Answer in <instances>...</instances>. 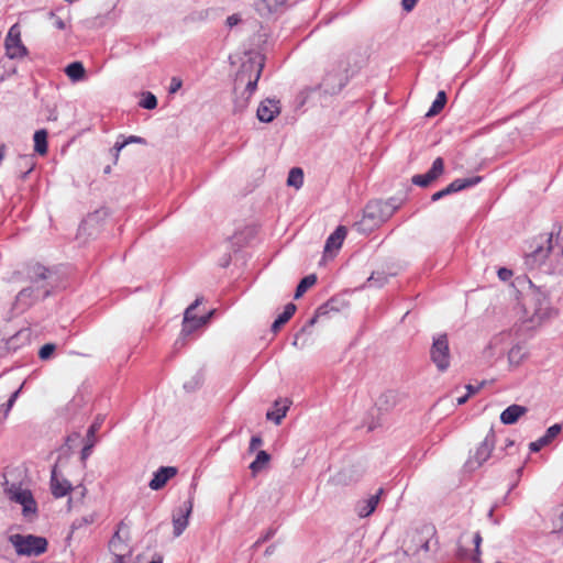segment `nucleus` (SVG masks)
<instances>
[{
  "instance_id": "nucleus-48",
  "label": "nucleus",
  "mask_w": 563,
  "mask_h": 563,
  "mask_svg": "<svg viewBox=\"0 0 563 563\" xmlns=\"http://www.w3.org/2000/svg\"><path fill=\"white\" fill-rule=\"evenodd\" d=\"M241 22V16L236 13L227 18L225 24L231 29Z\"/></svg>"
},
{
  "instance_id": "nucleus-2",
  "label": "nucleus",
  "mask_w": 563,
  "mask_h": 563,
  "mask_svg": "<svg viewBox=\"0 0 563 563\" xmlns=\"http://www.w3.org/2000/svg\"><path fill=\"white\" fill-rule=\"evenodd\" d=\"M264 67L263 57L260 55L251 56L245 60L235 78L234 90L243 86L242 97L235 100V111H242L249 102L257 87Z\"/></svg>"
},
{
  "instance_id": "nucleus-38",
  "label": "nucleus",
  "mask_w": 563,
  "mask_h": 563,
  "mask_svg": "<svg viewBox=\"0 0 563 563\" xmlns=\"http://www.w3.org/2000/svg\"><path fill=\"white\" fill-rule=\"evenodd\" d=\"M562 426L560 423H555L548 428L544 435H542L549 443H551L558 434L561 432Z\"/></svg>"
},
{
  "instance_id": "nucleus-36",
  "label": "nucleus",
  "mask_w": 563,
  "mask_h": 563,
  "mask_svg": "<svg viewBox=\"0 0 563 563\" xmlns=\"http://www.w3.org/2000/svg\"><path fill=\"white\" fill-rule=\"evenodd\" d=\"M139 104L147 110L155 109L157 107V98L150 91L144 92Z\"/></svg>"
},
{
  "instance_id": "nucleus-6",
  "label": "nucleus",
  "mask_w": 563,
  "mask_h": 563,
  "mask_svg": "<svg viewBox=\"0 0 563 563\" xmlns=\"http://www.w3.org/2000/svg\"><path fill=\"white\" fill-rule=\"evenodd\" d=\"M495 438V432L490 429L474 453H472L465 462L464 468L466 472L478 470L490 457L496 444Z\"/></svg>"
},
{
  "instance_id": "nucleus-22",
  "label": "nucleus",
  "mask_w": 563,
  "mask_h": 563,
  "mask_svg": "<svg viewBox=\"0 0 563 563\" xmlns=\"http://www.w3.org/2000/svg\"><path fill=\"white\" fill-rule=\"evenodd\" d=\"M545 243L547 246L540 245L532 253L527 255V264L536 266L544 262V260L549 256L550 251L552 249V238H548Z\"/></svg>"
},
{
  "instance_id": "nucleus-29",
  "label": "nucleus",
  "mask_w": 563,
  "mask_h": 563,
  "mask_svg": "<svg viewBox=\"0 0 563 563\" xmlns=\"http://www.w3.org/2000/svg\"><path fill=\"white\" fill-rule=\"evenodd\" d=\"M360 477L361 473L357 470H354V467H349L339 472L334 479L339 484L347 485L357 481Z\"/></svg>"
},
{
  "instance_id": "nucleus-60",
  "label": "nucleus",
  "mask_w": 563,
  "mask_h": 563,
  "mask_svg": "<svg viewBox=\"0 0 563 563\" xmlns=\"http://www.w3.org/2000/svg\"><path fill=\"white\" fill-rule=\"evenodd\" d=\"M4 155H5V145L1 144L0 145V164L2 163V161L4 158Z\"/></svg>"
},
{
  "instance_id": "nucleus-44",
  "label": "nucleus",
  "mask_w": 563,
  "mask_h": 563,
  "mask_svg": "<svg viewBox=\"0 0 563 563\" xmlns=\"http://www.w3.org/2000/svg\"><path fill=\"white\" fill-rule=\"evenodd\" d=\"M276 533V529L269 528L255 543L254 547H258L261 543L268 541Z\"/></svg>"
},
{
  "instance_id": "nucleus-43",
  "label": "nucleus",
  "mask_w": 563,
  "mask_h": 563,
  "mask_svg": "<svg viewBox=\"0 0 563 563\" xmlns=\"http://www.w3.org/2000/svg\"><path fill=\"white\" fill-rule=\"evenodd\" d=\"M549 442L543 438H539L537 441H533L529 444V449L531 452H538L540 451L543 446L548 445Z\"/></svg>"
},
{
  "instance_id": "nucleus-58",
  "label": "nucleus",
  "mask_w": 563,
  "mask_h": 563,
  "mask_svg": "<svg viewBox=\"0 0 563 563\" xmlns=\"http://www.w3.org/2000/svg\"><path fill=\"white\" fill-rule=\"evenodd\" d=\"M115 560L113 563H128L126 559H130L129 555H125V553H118V555L114 556Z\"/></svg>"
},
{
  "instance_id": "nucleus-62",
  "label": "nucleus",
  "mask_w": 563,
  "mask_h": 563,
  "mask_svg": "<svg viewBox=\"0 0 563 563\" xmlns=\"http://www.w3.org/2000/svg\"><path fill=\"white\" fill-rule=\"evenodd\" d=\"M274 551H275V545H269V547L266 549L265 554H266V555H271Z\"/></svg>"
},
{
  "instance_id": "nucleus-20",
  "label": "nucleus",
  "mask_w": 563,
  "mask_h": 563,
  "mask_svg": "<svg viewBox=\"0 0 563 563\" xmlns=\"http://www.w3.org/2000/svg\"><path fill=\"white\" fill-rule=\"evenodd\" d=\"M346 236V229L344 227H338L336 230L330 234L325 241L324 254H333L338 252Z\"/></svg>"
},
{
  "instance_id": "nucleus-11",
  "label": "nucleus",
  "mask_w": 563,
  "mask_h": 563,
  "mask_svg": "<svg viewBox=\"0 0 563 563\" xmlns=\"http://www.w3.org/2000/svg\"><path fill=\"white\" fill-rule=\"evenodd\" d=\"M49 295V288L45 285L30 286L23 288L16 296V302L25 307L31 306L35 300L45 298Z\"/></svg>"
},
{
  "instance_id": "nucleus-53",
  "label": "nucleus",
  "mask_w": 563,
  "mask_h": 563,
  "mask_svg": "<svg viewBox=\"0 0 563 563\" xmlns=\"http://www.w3.org/2000/svg\"><path fill=\"white\" fill-rule=\"evenodd\" d=\"M418 0H401V4H402V8L405 11H411L416 3H417Z\"/></svg>"
},
{
  "instance_id": "nucleus-49",
  "label": "nucleus",
  "mask_w": 563,
  "mask_h": 563,
  "mask_svg": "<svg viewBox=\"0 0 563 563\" xmlns=\"http://www.w3.org/2000/svg\"><path fill=\"white\" fill-rule=\"evenodd\" d=\"M181 84L183 82L179 78L173 77L169 85V92L175 93L176 91H178L181 87Z\"/></svg>"
},
{
  "instance_id": "nucleus-42",
  "label": "nucleus",
  "mask_w": 563,
  "mask_h": 563,
  "mask_svg": "<svg viewBox=\"0 0 563 563\" xmlns=\"http://www.w3.org/2000/svg\"><path fill=\"white\" fill-rule=\"evenodd\" d=\"M56 346L53 344V343H47V344H44L40 351H38V356L42 360H47L51 357V355L54 353Z\"/></svg>"
},
{
  "instance_id": "nucleus-32",
  "label": "nucleus",
  "mask_w": 563,
  "mask_h": 563,
  "mask_svg": "<svg viewBox=\"0 0 563 563\" xmlns=\"http://www.w3.org/2000/svg\"><path fill=\"white\" fill-rule=\"evenodd\" d=\"M317 283V276L314 274L307 275L303 277L295 291V299H299L310 287Z\"/></svg>"
},
{
  "instance_id": "nucleus-13",
  "label": "nucleus",
  "mask_w": 563,
  "mask_h": 563,
  "mask_svg": "<svg viewBox=\"0 0 563 563\" xmlns=\"http://www.w3.org/2000/svg\"><path fill=\"white\" fill-rule=\"evenodd\" d=\"M52 272L40 263H33L26 267V276L33 286L45 285L48 288L47 279L51 277Z\"/></svg>"
},
{
  "instance_id": "nucleus-50",
  "label": "nucleus",
  "mask_w": 563,
  "mask_h": 563,
  "mask_svg": "<svg viewBox=\"0 0 563 563\" xmlns=\"http://www.w3.org/2000/svg\"><path fill=\"white\" fill-rule=\"evenodd\" d=\"M0 558L4 560L10 559V548L5 542H0Z\"/></svg>"
},
{
  "instance_id": "nucleus-35",
  "label": "nucleus",
  "mask_w": 563,
  "mask_h": 563,
  "mask_svg": "<svg viewBox=\"0 0 563 563\" xmlns=\"http://www.w3.org/2000/svg\"><path fill=\"white\" fill-rule=\"evenodd\" d=\"M288 186L299 189L303 184V173L301 168L294 167L290 169L287 178Z\"/></svg>"
},
{
  "instance_id": "nucleus-59",
  "label": "nucleus",
  "mask_w": 563,
  "mask_h": 563,
  "mask_svg": "<svg viewBox=\"0 0 563 563\" xmlns=\"http://www.w3.org/2000/svg\"><path fill=\"white\" fill-rule=\"evenodd\" d=\"M465 388L467 389L466 395H468V397H470V396L476 394L479 390L481 386L466 385Z\"/></svg>"
},
{
  "instance_id": "nucleus-17",
  "label": "nucleus",
  "mask_w": 563,
  "mask_h": 563,
  "mask_svg": "<svg viewBox=\"0 0 563 563\" xmlns=\"http://www.w3.org/2000/svg\"><path fill=\"white\" fill-rule=\"evenodd\" d=\"M290 0H255V10L261 16L282 12Z\"/></svg>"
},
{
  "instance_id": "nucleus-3",
  "label": "nucleus",
  "mask_w": 563,
  "mask_h": 563,
  "mask_svg": "<svg viewBox=\"0 0 563 563\" xmlns=\"http://www.w3.org/2000/svg\"><path fill=\"white\" fill-rule=\"evenodd\" d=\"M400 207V202L396 198H390L387 201L372 200L364 208L363 219L356 223L358 230H363V225L367 222L368 228L377 227L386 222L395 211Z\"/></svg>"
},
{
  "instance_id": "nucleus-45",
  "label": "nucleus",
  "mask_w": 563,
  "mask_h": 563,
  "mask_svg": "<svg viewBox=\"0 0 563 563\" xmlns=\"http://www.w3.org/2000/svg\"><path fill=\"white\" fill-rule=\"evenodd\" d=\"M100 428V422L99 421H95L88 429L87 431V441H91V440H95V434L96 432L99 430Z\"/></svg>"
},
{
  "instance_id": "nucleus-23",
  "label": "nucleus",
  "mask_w": 563,
  "mask_h": 563,
  "mask_svg": "<svg viewBox=\"0 0 563 563\" xmlns=\"http://www.w3.org/2000/svg\"><path fill=\"white\" fill-rule=\"evenodd\" d=\"M528 409L525 406L511 405L507 407L500 415V421L504 424H514L522 417Z\"/></svg>"
},
{
  "instance_id": "nucleus-41",
  "label": "nucleus",
  "mask_w": 563,
  "mask_h": 563,
  "mask_svg": "<svg viewBox=\"0 0 563 563\" xmlns=\"http://www.w3.org/2000/svg\"><path fill=\"white\" fill-rule=\"evenodd\" d=\"M202 383V375L201 374H197L195 375L189 382H186L184 384V388L187 390V391H192L195 390L198 386H200Z\"/></svg>"
},
{
  "instance_id": "nucleus-64",
  "label": "nucleus",
  "mask_w": 563,
  "mask_h": 563,
  "mask_svg": "<svg viewBox=\"0 0 563 563\" xmlns=\"http://www.w3.org/2000/svg\"><path fill=\"white\" fill-rule=\"evenodd\" d=\"M376 280H379V278L376 277L375 274H372V276L368 278V283H375Z\"/></svg>"
},
{
  "instance_id": "nucleus-9",
  "label": "nucleus",
  "mask_w": 563,
  "mask_h": 563,
  "mask_svg": "<svg viewBox=\"0 0 563 563\" xmlns=\"http://www.w3.org/2000/svg\"><path fill=\"white\" fill-rule=\"evenodd\" d=\"M194 500L188 497L173 511L174 537H179L188 526L189 516L192 512Z\"/></svg>"
},
{
  "instance_id": "nucleus-24",
  "label": "nucleus",
  "mask_w": 563,
  "mask_h": 563,
  "mask_svg": "<svg viewBox=\"0 0 563 563\" xmlns=\"http://www.w3.org/2000/svg\"><path fill=\"white\" fill-rule=\"evenodd\" d=\"M124 529V525L120 523L113 537L109 541V549L113 553V555H118V553H125V555L131 556L130 549L123 542V538L121 536L122 530Z\"/></svg>"
},
{
  "instance_id": "nucleus-57",
  "label": "nucleus",
  "mask_w": 563,
  "mask_h": 563,
  "mask_svg": "<svg viewBox=\"0 0 563 563\" xmlns=\"http://www.w3.org/2000/svg\"><path fill=\"white\" fill-rule=\"evenodd\" d=\"M553 532L554 533H562L563 532V512L560 515L559 521H558Z\"/></svg>"
},
{
  "instance_id": "nucleus-1",
  "label": "nucleus",
  "mask_w": 563,
  "mask_h": 563,
  "mask_svg": "<svg viewBox=\"0 0 563 563\" xmlns=\"http://www.w3.org/2000/svg\"><path fill=\"white\" fill-rule=\"evenodd\" d=\"M350 60L346 55L332 58L324 70L321 82L307 86L298 93L300 106L311 100H321L323 97L339 93L349 81Z\"/></svg>"
},
{
  "instance_id": "nucleus-63",
  "label": "nucleus",
  "mask_w": 563,
  "mask_h": 563,
  "mask_svg": "<svg viewBox=\"0 0 563 563\" xmlns=\"http://www.w3.org/2000/svg\"><path fill=\"white\" fill-rule=\"evenodd\" d=\"M148 563H163V559L162 556H157V558H154L151 562Z\"/></svg>"
},
{
  "instance_id": "nucleus-37",
  "label": "nucleus",
  "mask_w": 563,
  "mask_h": 563,
  "mask_svg": "<svg viewBox=\"0 0 563 563\" xmlns=\"http://www.w3.org/2000/svg\"><path fill=\"white\" fill-rule=\"evenodd\" d=\"M19 164L26 168V170L22 174L23 179L26 178V176L33 170L35 166V162L31 155L20 156Z\"/></svg>"
},
{
  "instance_id": "nucleus-10",
  "label": "nucleus",
  "mask_w": 563,
  "mask_h": 563,
  "mask_svg": "<svg viewBox=\"0 0 563 563\" xmlns=\"http://www.w3.org/2000/svg\"><path fill=\"white\" fill-rule=\"evenodd\" d=\"M200 299H196L194 303H191L184 313V322H183V329H181V335L188 336L190 335L195 330L199 329L203 324H206L211 317L212 312H210L207 316L197 317L194 314L195 309L199 306Z\"/></svg>"
},
{
  "instance_id": "nucleus-40",
  "label": "nucleus",
  "mask_w": 563,
  "mask_h": 563,
  "mask_svg": "<svg viewBox=\"0 0 563 563\" xmlns=\"http://www.w3.org/2000/svg\"><path fill=\"white\" fill-rule=\"evenodd\" d=\"M383 404H385L387 407L394 406L396 404V393L393 390L384 393L379 397V405L382 406Z\"/></svg>"
},
{
  "instance_id": "nucleus-47",
  "label": "nucleus",
  "mask_w": 563,
  "mask_h": 563,
  "mask_svg": "<svg viewBox=\"0 0 563 563\" xmlns=\"http://www.w3.org/2000/svg\"><path fill=\"white\" fill-rule=\"evenodd\" d=\"M93 445H95V440L87 441V443L85 444V446L81 450V460H86L90 455L91 449Z\"/></svg>"
},
{
  "instance_id": "nucleus-26",
  "label": "nucleus",
  "mask_w": 563,
  "mask_h": 563,
  "mask_svg": "<svg viewBox=\"0 0 563 563\" xmlns=\"http://www.w3.org/2000/svg\"><path fill=\"white\" fill-rule=\"evenodd\" d=\"M289 405H290V401H288L287 399L276 400L275 401V410L268 411L266 413V418L268 420L274 421L276 424H279L282 422L283 418L286 416Z\"/></svg>"
},
{
  "instance_id": "nucleus-61",
  "label": "nucleus",
  "mask_w": 563,
  "mask_h": 563,
  "mask_svg": "<svg viewBox=\"0 0 563 563\" xmlns=\"http://www.w3.org/2000/svg\"><path fill=\"white\" fill-rule=\"evenodd\" d=\"M468 399V395H465V396H462L460 398H457V405H463L467 401Z\"/></svg>"
},
{
  "instance_id": "nucleus-31",
  "label": "nucleus",
  "mask_w": 563,
  "mask_h": 563,
  "mask_svg": "<svg viewBox=\"0 0 563 563\" xmlns=\"http://www.w3.org/2000/svg\"><path fill=\"white\" fill-rule=\"evenodd\" d=\"M34 151L40 155L47 153V132L46 130H38L34 133Z\"/></svg>"
},
{
  "instance_id": "nucleus-55",
  "label": "nucleus",
  "mask_w": 563,
  "mask_h": 563,
  "mask_svg": "<svg viewBox=\"0 0 563 563\" xmlns=\"http://www.w3.org/2000/svg\"><path fill=\"white\" fill-rule=\"evenodd\" d=\"M207 16H208V11H200V12H197V13L192 14V15L190 16V19H191L192 21H196V20H205V19H207Z\"/></svg>"
},
{
  "instance_id": "nucleus-21",
  "label": "nucleus",
  "mask_w": 563,
  "mask_h": 563,
  "mask_svg": "<svg viewBox=\"0 0 563 563\" xmlns=\"http://www.w3.org/2000/svg\"><path fill=\"white\" fill-rule=\"evenodd\" d=\"M481 181H482V177L481 176H472V177H467V178H457V179L453 180L450 185H448L444 189H445L446 195L449 196V195L459 192L461 190H464L466 188L476 186Z\"/></svg>"
},
{
  "instance_id": "nucleus-33",
  "label": "nucleus",
  "mask_w": 563,
  "mask_h": 563,
  "mask_svg": "<svg viewBox=\"0 0 563 563\" xmlns=\"http://www.w3.org/2000/svg\"><path fill=\"white\" fill-rule=\"evenodd\" d=\"M446 103V95L443 90L439 91L435 100L432 102L429 111L426 113V117L431 118L437 115Z\"/></svg>"
},
{
  "instance_id": "nucleus-30",
  "label": "nucleus",
  "mask_w": 563,
  "mask_h": 563,
  "mask_svg": "<svg viewBox=\"0 0 563 563\" xmlns=\"http://www.w3.org/2000/svg\"><path fill=\"white\" fill-rule=\"evenodd\" d=\"M85 67L80 62H74L66 66L65 74L73 81H80L85 77Z\"/></svg>"
},
{
  "instance_id": "nucleus-46",
  "label": "nucleus",
  "mask_w": 563,
  "mask_h": 563,
  "mask_svg": "<svg viewBox=\"0 0 563 563\" xmlns=\"http://www.w3.org/2000/svg\"><path fill=\"white\" fill-rule=\"evenodd\" d=\"M497 274H498L499 279L503 282L509 280L512 276V272L505 267L499 268Z\"/></svg>"
},
{
  "instance_id": "nucleus-56",
  "label": "nucleus",
  "mask_w": 563,
  "mask_h": 563,
  "mask_svg": "<svg viewBox=\"0 0 563 563\" xmlns=\"http://www.w3.org/2000/svg\"><path fill=\"white\" fill-rule=\"evenodd\" d=\"M448 196L446 192H445V189L443 188L442 190H439L437 192H434L432 196H431V200L432 201H438L440 199H442L443 197Z\"/></svg>"
},
{
  "instance_id": "nucleus-16",
  "label": "nucleus",
  "mask_w": 563,
  "mask_h": 563,
  "mask_svg": "<svg viewBox=\"0 0 563 563\" xmlns=\"http://www.w3.org/2000/svg\"><path fill=\"white\" fill-rule=\"evenodd\" d=\"M10 500L22 506V515L27 521L36 517L37 504L33 495H10Z\"/></svg>"
},
{
  "instance_id": "nucleus-5",
  "label": "nucleus",
  "mask_w": 563,
  "mask_h": 563,
  "mask_svg": "<svg viewBox=\"0 0 563 563\" xmlns=\"http://www.w3.org/2000/svg\"><path fill=\"white\" fill-rule=\"evenodd\" d=\"M438 545L437 530L431 523H424L417 528L407 545V553L411 555H419L420 553H429Z\"/></svg>"
},
{
  "instance_id": "nucleus-54",
  "label": "nucleus",
  "mask_w": 563,
  "mask_h": 563,
  "mask_svg": "<svg viewBox=\"0 0 563 563\" xmlns=\"http://www.w3.org/2000/svg\"><path fill=\"white\" fill-rule=\"evenodd\" d=\"M474 544H475V551H476V554L479 555L481 554V551H479V547H481V543H482V536L479 532H476L474 534Z\"/></svg>"
},
{
  "instance_id": "nucleus-52",
  "label": "nucleus",
  "mask_w": 563,
  "mask_h": 563,
  "mask_svg": "<svg viewBox=\"0 0 563 563\" xmlns=\"http://www.w3.org/2000/svg\"><path fill=\"white\" fill-rule=\"evenodd\" d=\"M49 16L54 19V26L58 30H64L66 27L65 22L59 16H56L53 12L49 13Z\"/></svg>"
},
{
  "instance_id": "nucleus-28",
  "label": "nucleus",
  "mask_w": 563,
  "mask_h": 563,
  "mask_svg": "<svg viewBox=\"0 0 563 563\" xmlns=\"http://www.w3.org/2000/svg\"><path fill=\"white\" fill-rule=\"evenodd\" d=\"M296 306L291 302L287 303L284 311L277 317L272 324V331L277 332L295 313Z\"/></svg>"
},
{
  "instance_id": "nucleus-27",
  "label": "nucleus",
  "mask_w": 563,
  "mask_h": 563,
  "mask_svg": "<svg viewBox=\"0 0 563 563\" xmlns=\"http://www.w3.org/2000/svg\"><path fill=\"white\" fill-rule=\"evenodd\" d=\"M132 143H136V144H146V140L141 137V136H136V135H130L128 137L123 136V135H120L119 139L117 140V142L114 143V146H113V152H114V157L115 159H118L119 157V154L120 152L129 144H132Z\"/></svg>"
},
{
  "instance_id": "nucleus-19",
  "label": "nucleus",
  "mask_w": 563,
  "mask_h": 563,
  "mask_svg": "<svg viewBox=\"0 0 563 563\" xmlns=\"http://www.w3.org/2000/svg\"><path fill=\"white\" fill-rule=\"evenodd\" d=\"M177 474V468L173 466H162L153 475L148 486L152 490L162 489L166 483Z\"/></svg>"
},
{
  "instance_id": "nucleus-39",
  "label": "nucleus",
  "mask_w": 563,
  "mask_h": 563,
  "mask_svg": "<svg viewBox=\"0 0 563 563\" xmlns=\"http://www.w3.org/2000/svg\"><path fill=\"white\" fill-rule=\"evenodd\" d=\"M22 387H20L18 390H15L14 393L11 394L10 398L8 399V401L5 402V411L2 416H0V422H2L8 413L10 412L11 408L13 407L15 400L18 399L19 397V394H20V390H21Z\"/></svg>"
},
{
  "instance_id": "nucleus-8",
  "label": "nucleus",
  "mask_w": 563,
  "mask_h": 563,
  "mask_svg": "<svg viewBox=\"0 0 563 563\" xmlns=\"http://www.w3.org/2000/svg\"><path fill=\"white\" fill-rule=\"evenodd\" d=\"M5 55L10 59H21L27 56L29 51L21 41V30L19 24H13L4 41Z\"/></svg>"
},
{
  "instance_id": "nucleus-51",
  "label": "nucleus",
  "mask_w": 563,
  "mask_h": 563,
  "mask_svg": "<svg viewBox=\"0 0 563 563\" xmlns=\"http://www.w3.org/2000/svg\"><path fill=\"white\" fill-rule=\"evenodd\" d=\"M263 443L260 435H253L250 441V451H255Z\"/></svg>"
},
{
  "instance_id": "nucleus-25",
  "label": "nucleus",
  "mask_w": 563,
  "mask_h": 563,
  "mask_svg": "<svg viewBox=\"0 0 563 563\" xmlns=\"http://www.w3.org/2000/svg\"><path fill=\"white\" fill-rule=\"evenodd\" d=\"M379 500H380V495H371L369 498L360 500L355 507L357 515L361 518L368 517L371 514L374 512Z\"/></svg>"
},
{
  "instance_id": "nucleus-18",
  "label": "nucleus",
  "mask_w": 563,
  "mask_h": 563,
  "mask_svg": "<svg viewBox=\"0 0 563 563\" xmlns=\"http://www.w3.org/2000/svg\"><path fill=\"white\" fill-rule=\"evenodd\" d=\"M15 471H8L0 474V486H2V493H31L27 486H24L22 482L16 483Z\"/></svg>"
},
{
  "instance_id": "nucleus-12",
  "label": "nucleus",
  "mask_w": 563,
  "mask_h": 563,
  "mask_svg": "<svg viewBox=\"0 0 563 563\" xmlns=\"http://www.w3.org/2000/svg\"><path fill=\"white\" fill-rule=\"evenodd\" d=\"M444 170V162L441 157L433 161L431 168L426 174L415 175L411 179L412 184L427 187L435 180Z\"/></svg>"
},
{
  "instance_id": "nucleus-4",
  "label": "nucleus",
  "mask_w": 563,
  "mask_h": 563,
  "mask_svg": "<svg viewBox=\"0 0 563 563\" xmlns=\"http://www.w3.org/2000/svg\"><path fill=\"white\" fill-rule=\"evenodd\" d=\"M10 543L20 556H40L47 551L48 542L44 537L14 533L8 537Z\"/></svg>"
},
{
  "instance_id": "nucleus-34",
  "label": "nucleus",
  "mask_w": 563,
  "mask_h": 563,
  "mask_svg": "<svg viewBox=\"0 0 563 563\" xmlns=\"http://www.w3.org/2000/svg\"><path fill=\"white\" fill-rule=\"evenodd\" d=\"M271 455L266 451H258L255 460L251 463L250 468L253 473L262 471L269 462Z\"/></svg>"
},
{
  "instance_id": "nucleus-14",
  "label": "nucleus",
  "mask_w": 563,
  "mask_h": 563,
  "mask_svg": "<svg viewBox=\"0 0 563 563\" xmlns=\"http://www.w3.org/2000/svg\"><path fill=\"white\" fill-rule=\"evenodd\" d=\"M51 488L52 493L62 494L71 493L75 488L73 484L65 477L58 463L52 468Z\"/></svg>"
},
{
  "instance_id": "nucleus-15",
  "label": "nucleus",
  "mask_w": 563,
  "mask_h": 563,
  "mask_svg": "<svg viewBox=\"0 0 563 563\" xmlns=\"http://www.w3.org/2000/svg\"><path fill=\"white\" fill-rule=\"evenodd\" d=\"M280 112L279 101L276 99H266L257 108L256 115L261 122H272Z\"/></svg>"
},
{
  "instance_id": "nucleus-7",
  "label": "nucleus",
  "mask_w": 563,
  "mask_h": 563,
  "mask_svg": "<svg viewBox=\"0 0 563 563\" xmlns=\"http://www.w3.org/2000/svg\"><path fill=\"white\" fill-rule=\"evenodd\" d=\"M430 358L440 372H445L450 367L451 352L449 339L445 333L433 336L430 347Z\"/></svg>"
}]
</instances>
